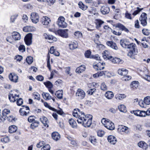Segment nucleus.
<instances>
[{"label":"nucleus","mask_w":150,"mask_h":150,"mask_svg":"<svg viewBox=\"0 0 150 150\" xmlns=\"http://www.w3.org/2000/svg\"><path fill=\"white\" fill-rule=\"evenodd\" d=\"M144 103L146 105H149L150 104V97L147 96L144 98Z\"/></svg>","instance_id":"c03bdc74"},{"label":"nucleus","mask_w":150,"mask_h":150,"mask_svg":"<svg viewBox=\"0 0 150 150\" xmlns=\"http://www.w3.org/2000/svg\"><path fill=\"white\" fill-rule=\"evenodd\" d=\"M137 10L135 11L133 13V15H136L139 13L142 9H141L139 7H137Z\"/></svg>","instance_id":"338daca9"},{"label":"nucleus","mask_w":150,"mask_h":150,"mask_svg":"<svg viewBox=\"0 0 150 150\" xmlns=\"http://www.w3.org/2000/svg\"><path fill=\"white\" fill-rule=\"evenodd\" d=\"M96 90V89L95 88L91 89L88 91L87 92L88 94L92 95Z\"/></svg>","instance_id":"6e6d98bb"},{"label":"nucleus","mask_w":150,"mask_h":150,"mask_svg":"<svg viewBox=\"0 0 150 150\" xmlns=\"http://www.w3.org/2000/svg\"><path fill=\"white\" fill-rule=\"evenodd\" d=\"M91 58H93L98 60H99L100 59V57L98 54H96L95 55L91 56Z\"/></svg>","instance_id":"0e129e2a"},{"label":"nucleus","mask_w":150,"mask_h":150,"mask_svg":"<svg viewBox=\"0 0 150 150\" xmlns=\"http://www.w3.org/2000/svg\"><path fill=\"white\" fill-rule=\"evenodd\" d=\"M26 62L28 64H31L33 62V58L31 56L28 57L26 59Z\"/></svg>","instance_id":"ea45409f"},{"label":"nucleus","mask_w":150,"mask_h":150,"mask_svg":"<svg viewBox=\"0 0 150 150\" xmlns=\"http://www.w3.org/2000/svg\"><path fill=\"white\" fill-rule=\"evenodd\" d=\"M17 100L16 103L17 105L18 106L21 105L23 103V100L22 99L20 98Z\"/></svg>","instance_id":"5fc2aeb1"},{"label":"nucleus","mask_w":150,"mask_h":150,"mask_svg":"<svg viewBox=\"0 0 150 150\" xmlns=\"http://www.w3.org/2000/svg\"><path fill=\"white\" fill-rule=\"evenodd\" d=\"M118 109L121 112H125L126 111V107L123 105H121L118 106Z\"/></svg>","instance_id":"58836bf2"},{"label":"nucleus","mask_w":150,"mask_h":150,"mask_svg":"<svg viewBox=\"0 0 150 150\" xmlns=\"http://www.w3.org/2000/svg\"><path fill=\"white\" fill-rule=\"evenodd\" d=\"M69 123L71 126L72 128H76L77 124L76 123L73 119H71L69 120Z\"/></svg>","instance_id":"cd10ccee"},{"label":"nucleus","mask_w":150,"mask_h":150,"mask_svg":"<svg viewBox=\"0 0 150 150\" xmlns=\"http://www.w3.org/2000/svg\"><path fill=\"white\" fill-rule=\"evenodd\" d=\"M52 138L55 140L57 141L60 138V136L59 134L57 132H53L52 134Z\"/></svg>","instance_id":"bb28decb"},{"label":"nucleus","mask_w":150,"mask_h":150,"mask_svg":"<svg viewBox=\"0 0 150 150\" xmlns=\"http://www.w3.org/2000/svg\"><path fill=\"white\" fill-rule=\"evenodd\" d=\"M128 128V127L126 126L122 125H120L118 126L117 130L120 132H124L127 133Z\"/></svg>","instance_id":"412c9836"},{"label":"nucleus","mask_w":150,"mask_h":150,"mask_svg":"<svg viewBox=\"0 0 150 150\" xmlns=\"http://www.w3.org/2000/svg\"><path fill=\"white\" fill-rule=\"evenodd\" d=\"M104 134V132L102 130H99L97 132L98 135L100 137H102Z\"/></svg>","instance_id":"603ef678"},{"label":"nucleus","mask_w":150,"mask_h":150,"mask_svg":"<svg viewBox=\"0 0 150 150\" xmlns=\"http://www.w3.org/2000/svg\"><path fill=\"white\" fill-rule=\"evenodd\" d=\"M89 140L91 143L94 144H95L96 143L97 140L96 138L93 136H91L89 138Z\"/></svg>","instance_id":"a19ab883"},{"label":"nucleus","mask_w":150,"mask_h":150,"mask_svg":"<svg viewBox=\"0 0 150 150\" xmlns=\"http://www.w3.org/2000/svg\"><path fill=\"white\" fill-rule=\"evenodd\" d=\"M101 89L103 91L107 90V87L104 83H103L100 86Z\"/></svg>","instance_id":"864d4df0"},{"label":"nucleus","mask_w":150,"mask_h":150,"mask_svg":"<svg viewBox=\"0 0 150 150\" xmlns=\"http://www.w3.org/2000/svg\"><path fill=\"white\" fill-rule=\"evenodd\" d=\"M107 72L106 71H100L98 72V76H102L103 75H105L106 73Z\"/></svg>","instance_id":"680f3d73"},{"label":"nucleus","mask_w":150,"mask_h":150,"mask_svg":"<svg viewBox=\"0 0 150 150\" xmlns=\"http://www.w3.org/2000/svg\"><path fill=\"white\" fill-rule=\"evenodd\" d=\"M8 98L10 101L11 102H15L16 100H18V98L15 97V96L13 94H11L9 95Z\"/></svg>","instance_id":"473e14b6"},{"label":"nucleus","mask_w":150,"mask_h":150,"mask_svg":"<svg viewBox=\"0 0 150 150\" xmlns=\"http://www.w3.org/2000/svg\"><path fill=\"white\" fill-rule=\"evenodd\" d=\"M50 147L49 145L46 144L43 146V147L41 149V150H50Z\"/></svg>","instance_id":"8fccbe9b"},{"label":"nucleus","mask_w":150,"mask_h":150,"mask_svg":"<svg viewBox=\"0 0 150 150\" xmlns=\"http://www.w3.org/2000/svg\"><path fill=\"white\" fill-rule=\"evenodd\" d=\"M138 145L140 147L144 149H146L148 148L147 144L143 141L139 142L138 144Z\"/></svg>","instance_id":"a878e982"},{"label":"nucleus","mask_w":150,"mask_h":150,"mask_svg":"<svg viewBox=\"0 0 150 150\" xmlns=\"http://www.w3.org/2000/svg\"><path fill=\"white\" fill-rule=\"evenodd\" d=\"M33 96L34 99L39 100L40 99V95L37 92L34 93Z\"/></svg>","instance_id":"37998d69"},{"label":"nucleus","mask_w":150,"mask_h":150,"mask_svg":"<svg viewBox=\"0 0 150 150\" xmlns=\"http://www.w3.org/2000/svg\"><path fill=\"white\" fill-rule=\"evenodd\" d=\"M52 110L56 112L58 114H59L60 115H62V114L63 113V112L62 110L60 109L59 110H57L53 108Z\"/></svg>","instance_id":"4d7b16f0"},{"label":"nucleus","mask_w":150,"mask_h":150,"mask_svg":"<svg viewBox=\"0 0 150 150\" xmlns=\"http://www.w3.org/2000/svg\"><path fill=\"white\" fill-rule=\"evenodd\" d=\"M19 112L20 113L21 115L24 116H26L27 115H28L29 114V111H26L24 110H23V108H20L19 110Z\"/></svg>","instance_id":"e433bc0d"},{"label":"nucleus","mask_w":150,"mask_h":150,"mask_svg":"<svg viewBox=\"0 0 150 150\" xmlns=\"http://www.w3.org/2000/svg\"><path fill=\"white\" fill-rule=\"evenodd\" d=\"M50 21V18L47 16L43 17L41 20V22L43 25H48Z\"/></svg>","instance_id":"4468645a"},{"label":"nucleus","mask_w":150,"mask_h":150,"mask_svg":"<svg viewBox=\"0 0 150 150\" xmlns=\"http://www.w3.org/2000/svg\"><path fill=\"white\" fill-rule=\"evenodd\" d=\"M35 117L33 116H31L29 117L28 118V121L29 122H33L35 120L34 118Z\"/></svg>","instance_id":"13d9d810"},{"label":"nucleus","mask_w":150,"mask_h":150,"mask_svg":"<svg viewBox=\"0 0 150 150\" xmlns=\"http://www.w3.org/2000/svg\"><path fill=\"white\" fill-rule=\"evenodd\" d=\"M30 18L33 23H36L39 21V17L38 13L33 12L31 14Z\"/></svg>","instance_id":"0eeeda50"},{"label":"nucleus","mask_w":150,"mask_h":150,"mask_svg":"<svg viewBox=\"0 0 150 150\" xmlns=\"http://www.w3.org/2000/svg\"><path fill=\"white\" fill-rule=\"evenodd\" d=\"M55 95L59 99H62L63 96L62 90H59L57 91L55 93Z\"/></svg>","instance_id":"2f4dec72"},{"label":"nucleus","mask_w":150,"mask_h":150,"mask_svg":"<svg viewBox=\"0 0 150 150\" xmlns=\"http://www.w3.org/2000/svg\"><path fill=\"white\" fill-rule=\"evenodd\" d=\"M40 120L45 126L47 127H48L49 121L47 117L44 116H43L41 118H40Z\"/></svg>","instance_id":"a211bd4d"},{"label":"nucleus","mask_w":150,"mask_h":150,"mask_svg":"<svg viewBox=\"0 0 150 150\" xmlns=\"http://www.w3.org/2000/svg\"><path fill=\"white\" fill-rule=\"evenodd\" d=\"M78 5L79 7L83 10H86L87 8V6L84 5L82 2H79Z\"/></svg>","instance_id":"c9c22d12"},{"label":"nucleus","mask_w":150,"mask_h":150,"mask_svg":"<svg viewBox=\"0 0 150 150\" xmlns=\"http://www.w3.org/2000/svg\"><path fill=\"white\" fill-rule=\"evenodd\" d=\"M104 63H100V64H98L96 65L93 66L94 68L96 69V70L98 71L99 70H103L104 69V67L103 66V65L105 64Z\"/></svg>","instance_id":"dca6fc26"},{"label":"nucleus","mask_w":150,"mask_h":150,"mask_svg":"<svg viewBox=\"0 0 150 150\" xmlns=\"http://www.w3.org/2000/svg\"><path fill=\"white\" fill-rule=\"evenodd\" d=\"M105 96L108 99H111L113 96V94L112 92L108 91L105 94Z\"/></svg>","instance_id":"7c9ffc66"},{"label":"nucleus","mask_w":150,"mask_h":150,"mask_svg":"<svg viewBox=\"0 0 150 150\" xmlns=\"http://www.w3.org/2000/svg\"><path fill=\"white\" fill-rule=\"evenodd\" d=\"M32 35L31 33L28 34L25 37L24 41L25 44L28 46L30 45L32 42Z\"/></svg>","instance_id":"6e6552de"},{"label":"nucleus","mask_w":150,"mask_h":150,"mask_svg":"<svg viewBox=\"0 0 150 150\" xmlns=\"http://www.w3.org/2000/svg\"><path fill=\"white\" fill-rule=\"evenodd\" d=\"M68 29L59 30L58 31V33L61 37L67 38L68 37Z\"/></svg>","instance_id":"9d476101"},{"label":"nucleus","mask_w":150,"mask_h":150,"mask_svg":"<svg viewBox=\"0 0 150 150\" xmlns=\"http://www.w3.org/2000/svg\"><path fill=\"white\" fill-rule=\"evenodd\" d=\"M17 129V127L14 125H12L9 127V132L10 133H13L15 132Z\"/></svg>","instance_id":"c85d7f7f"},{"label":"nucleus","mask_w":150,"mask_h":150,"mask_svg":"<svg viewBox=\"0 0 150 150\" xmlns=\"http://www.w3.org/2000/svg\"><path fill=\"white\" fill-rule=\"evenodd\" d=\"M132 113H134V114L137 116L143 117H145L146 113L145 111H141L139 110H133L131 112Z\"/></svg>","instance_id":"1a4fd4ad"},{"label":"nucleus","mask_w":150,"mask_h":150,"mask_svg":"<svg viewBox=\"0 0 150 150\" xmlns=\"http://www.w3.org/2000/svg\"><path fill=\"white\" fill-rule=\"evenodd\" d=\"M132 77L130 76H126L123 78V80L125 81H128L131 79Z\"/></svg>","instance_id":"052dcab7"},{"label":"nucleus","mask_w":150,"mask_h":150,"mask_svg":"<svg viewBox=\"0 0 150 150\" xmlns=\"http://www.w3.org/2000/svg\"><path fill=\"white\" fill-rule=\"evenodd\" d=\"M115 63L116 64L122 63L123 62V61L119 58L115 57Z\"/></svg>","instance_id":"bf43d9fd"},{"label":"nucleus","mask_w":150,"mask_h":150,"mask_svg":"<svg viewBox=\"0 0 150 150\" xmlns=\"http://www.w3.org/2000/svg\"><path fill=\"white\" fill-rule=\"evenodd\" d=\"M83 112L81 111L79 109H75L74 110V111L73 113V116L77 118L78 119H79L81 117V112Z\"/></svg>","instance_id":"9b49d317"},{"label":"nucleus","mask_w":150,"mask_h":150,"mask_svg":"<svg viewBox=\"0 0 150 150\" xmlns=\"http://www.w3.org/2000/svg\"><path fill=\"white\" fill-rule=\"evenodd\" d=\"M65 18L63 17H60L58 19L57 23L58 26L62 28H65L67 26V23L64 21Z\"/></svg>","instance_id":"39448f33"},{"label":"nucleus","mask_w":150,"mask_h":150,"mask_svg":"<svg viewBox=\"0 0 150 150\" xmlns=\"http://www.w3.org/2000/svg\"><path fill=\"white\" fill-rule=\"evenodd\" d=\"M118 73L122 76H125L128 74V70L124 68H122L121 69H119L118 70Z\"/></svg>","instance_id":"4be33fe9"},{"label":"nucleus","mask_w":150,"mask_h":150,"mask_svg":"<svg viewBox=\"0 0 150 150\" xmlns=\"http://www.w3.org/2000/svg\"><path fill=\"white\" fill-rule=\"evenodd\" d=\"M124 26V25L120 23H118L115 25V27L116 28H120V30H122Z\"/></svg>","instance_id":"e2e57ef3"},{"label":"nucleus","mask_w":150,"mask_h":150,"mask_svg":"<svg viewBox=\"0 0 150 150\" xmlns=\"http://www.w3.org/2000/svg\"><path fill=\"white\" fill-rule=\"evenodd\" d=\"M36 79L39 81H42L43 80L44 77L42 76L39 75L36 77Z\"/></svg>","instance_id":"774afa93"},{"label":"nucleus","mask_w":150,"mask_h":150,"mask_svg":"<svg viewBox=\"0 0 150 150\" xmlns=\"http://www.w3.org/2000/svg\"><path fill=\"white\" fill-rule=\"evenodd\" d=\"M120 44L123 48H128L129 51L127 55L132 59H135L137 55L138 51L136 45L133 43L129 44V42L125 39H121L120 40Z\"/></svg>","instance_id":"f257e3e1"},{"label":"nucleus","mask_w":150,"mask_h":150,"mask_svg":"<svg viewBox=\"0 0 150 150\" xmlns=\"http://www.w3.org/2000/svg\"><path fill=\"white\" fill-rule=\"evenodd\" d=\"M91 54V52L89 50H88L85 52L84 55L85 57L86 58H91V56H90Z\"/></svg>","instance_id":"79ce46f5"},{"label":"nucleus","mask_w":150,"mask_h":150,"mask_svg":"<svg viewBox=\"0 0 150 150\" xmlns=\"http://www.w3.org/2000/svg\"><path fill=\"white\" fill-rule=\"evenodd\" d=\"M78 44L76 42H71L69 44V49L71 50H73L77 48Z\"/></svg>","instance_id":"b1692460"},{"label":"nucleus","mask_w":150,"mask_h":150,"mask_svg":"<svg viewBox=\"0 0 150 150\" xmlns=\"http://www.w3.org/2000/svg\"><path fill=\"white\" fill-rule=\"evenodd\" d=\"M76 97L79 99H83L85 96V93L84 91L81 89H78L76 93Z\"/></svg>","instance_id":"423d86ee"},{"label":"nucleus","mask_w":150,"mask_h":150,"mask_svg":"<svg viewBox=\"0 0 150 150\" xmlns=\"http://www.w3.org/2000/svg\"><path fill=\"white\" fill-rule=\"evenodd\" d=\"M106 44L108 46L115 50H117L118 49L116 44L112 41H108L107 42Z\"/></svg>","instance_id":"2eb2a0df"},{"label":"nucleus","mask_w":150,"mask_h":150,"mask_svg":"<svg viewBox=\"0 0 150 150\" xmlns=\"http://www.w3.org/2000/svg\"><path fill=\"white\" fill-rule=\"evenodd\" d=\"M44 83L48 89L52 88L53 87L52 84L49 81H47V82H44Z\"/></svg>","instance_id":"f704fd0d"},{"label":"nucleus","mask_w":150,"mask_h":150,"mask_svg":"<svg viewBox=\"0 0 150 150\" xmlns=\"http://www.w3.org/2000/svg\"><path fill=\"white\" fill-rule=\"evenodd\" d=\"M126 96L124 94H117L115 96V98L119 100H122L125 98Z\"/></svg>","instance_id":"4c0bfd02"},{"label":"nucleus","mask_w":150,"mask_h":150,"mask_svg":"<svg viewBox=\"0 0 150 150\" xmlns=\"http://www.w3.org/2000/svg\"><path fill=\"white\" fill-rule=\"evenodd\" d=\"M143 33L146 35H148L149 33V30L148 29H143L142 30Z\"/></svg>","instance_id":"3c124183"},{"label":"nucleus","mask_w":150,"mask_h":150,"mask_svg":"<svg viewBox=\"0 0 150 150\" xmlns=\"http://www.w3.org/2000/svg\"><path fill=\"white\" fill-rule=\"evenodd\" d=\"M139 85V83L137 81H132L130 84V87L132 89V90H134L138 87Z\"/></svg>","instance_id":"6ab92c4d"},{"label":"nucleus","mask_w":150,"mask_h":150,"mask_svg":"<svg viewBox=\"0 0 150 150\" xmlns=\"http://www.w3.org/2000/svg\"><path fill=\"white\" fill-rule=\"evenodd\" d=\"M18 50L20 52H23L25 51V47L23 45H21L18 47Z\"/></svg>","instance_id":"de8ad7c7"},{"label":"nucleus","mask_w":150,"mask_h":150,"mask_svg":"<svg viewBox=\"0 0 150 150\" xmlns=\"http://www.w3.org/2000/svg\"><path fill=\"white\" fill-rule=\"evenodd\" d=\"M108 140L110 143L113 144H115L117 142L116 138L112 135L109 136L108 137Z\"/></svg>","instance_id":"aec40b11"},{"label":"nucleus","mask_w":150,"mask_h":150,"mask_svg":"<svg viewBox=\"0 0 150 150\" xmlns=\"http://www.w3.org/2000/svg\"><path fill=\"white\" fill-rule=\"evenodd\" d=\"M43 98L45 100H49L51 99V97L50 94L47 93L43 92L42 94Z\"/></svg>","instance_id":"c756f323"},{"label":"nucleus","mask_w":150,"mask_h":150,"mask_svg":"<svg viewBox=\"0 0 150 150\" xmlns=\"http://www.w3.org/2000/svg\"><path fill=\"white\" fill-rule=\"evenodd\" d=\"M101 122L108 129L110 130H113L115 129V126L114 123L110 120H106L103 118Z\"/></svg>","instance_id":"7ed1b4c3"},{"label":"nucleus","mask_w":150,"mask_h":150,"mask_svg":"<svg viewBox=\"0 0 150 150\" xmlns=\"http://www.w3.org/2000/svg\"><path fill=\"white\" fill-rule=\"evenodd\" d=\"M18 14H16L12 16L11 18V22L12 23L14 22L16 19L18 17Z\"/></svg>","instance_id":"09e8293b"},{"label":"nucleus","mask_w":150,"mask_h":150,"mask_svg":"<svg viewBox=\"0 0 150 150\" xmlns=\"http://www.w3.org/2000/svg\"><path fill=\"white\" fill-rule=\"evenodd\" d=\"M147 17H146V14L145 13H143L141 14L140 18H139V20L141 21V19H142V20H146Z\"/></svg>","instance_id":"a18cd8bd"},{"label":"nucleus","mask_w":150,"mask_h":150,"mask_svg":"<svg viewBox=\"0 0 150 150\" xmlns=\"http://www.w3.org/2000/svg\"><path fill=\"white\" fill-rule=\"evenodd\" d=\"M10 112L9 110L5 109L2 112L1 116V110L0 109V122H4L6 120V115L9 114Z\"/></svg>","instance_id":"20e7f679"},{"label":"nucleus","mask_w":150,"mask_h":150,"mask_svg":"<svg viewBox=\"0 0 150 150\" xmlns=\"http://www.w3.org/2000/svg\"><path fill=\"white\" fill-rule=\"evenodd\" d=\"M12 36L14 40H19L21 39L20 34L17 32H13L12 33Z\"/></svg>","instance_id":"ddd939ff"},{"label":"nucleus","mask_w":150,"mask_h":150,"mask_svg":"<svg viewBox=\"0 0 150 150\" xmlns=\"http://www.w3.org/2000/svg\"><path fill=\"white\" fill-rule=\"evenodd\" d=\"M100 11L102 13L105 15L108 13L110 10L109 7L105 6H103L101 7Z\"/></svg>","instance_id":"f3484780"},{"label":"nucleus","mask_w":150,"mask_h":150,"mask_svg":"<svg viewBox=\"0 0 150 150\" xmlns=\"http://www.w3.org/2000/svg\"><path fill=\"white\" fill-rule=\"evenodd\" d=\"M85 69V66L84 65H81L76 69V72L77 73H81L83 72Z\"/></svg>","instance_id":"393cba45"},{"label":"nucleus","mask_w":150,"mask_h":150,"mask_svg":"<svg viewBox=\"0 0 150 150\" xmlns=\"http://www.w3.org/2000/svg\"><path fill=\"white\" fill-rule=\"evenodd\" d=\"M38 124L39 122L38 121L34 120V121L31 124L30 128L32 129H34L38 126Z\"/></svg>","instance_id":"72a5a7b5"},{"label":"nucleus","mask_w":150,"mask_h":150,"mask_svg":"<svg viewBox=\"0 0 150 150\" xmlns=\"http://www.w3.org/2000/svg\"><path fill=\"white\" fill-rule=\"evenodd\" d=\"M146 42V41L145 42L143 40H142L141 44L143 46L144 48H147L148 47V45Z\"/></svg>","instance_id":"69168bd1"},{"label":"nucleus","mask_w":150,"mask_h":150,"mask_svg":"<svg viewBox=\"0 0 150 150\" xmlns=\"http://www.w3.org/2000/svg\"><path fill=\"white\" fill-rule=\"evenodd\" d=\"M10 80L12 82L16 83L18 81V77L14 74L11 73L9 75Z\"/></svg>","instance_id":"f8f14e48"},{"label":"nucleus","mask_w":150,"mask_h":150,"mask_svg":"<svg viewBox=\"0 0 150 150\" xmlns=\"http://www.w3.org/2000/svg\"><path fill=\"white\" fill-rule=\"evenodd\" d=\"M104 23V22L100 19H96L95 20V23L96 24V28L98 29L101 26V25Z\"/></svg>","instance_id":"5701e85b"},{"label":"nucleus","mask_w":150,"mask_h":150,"mask_svg":"<svg viewBox=\"0 0 150 150\" xmlns=\"http://www.w3.org/2000/svg\"><path fill=\"white\" fill-rule=\"evenodd\" d=\"M81 117L77 120V121L79 123H82L85 127H90L92 123V116L88 114L85 115L84 112H81Z\"/></svg>","instance_id":"f03ea898"},{"label":"nucleus","mask_w":150,"mask_h":150,"mask_svg":"<svg viewBox=\"0 0 150 150\" xmlns=\"http://www.w3.org/2000/svg\"><path fill=\"white\" fill-rule=\"evenodd\" d=\"M6 119H7V120L10 122H13L16 121L15 118L12 115L8 117L6 116Z\"/></svg>","instance_id":"49530a36"}]
</instances>
